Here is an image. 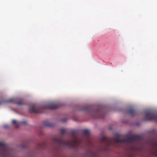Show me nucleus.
<instances>
[{
  "label": "nucleus",
  "instance_id": "nucleus-2",
  "mask_svg": "<svg viewBox=\"0 0 157 157\" xmlns=\"http://www.w3.org/2000/svg\"><path fill=\"white\" fill-rule=\"evenodd\" d=\"M100 142L105 145V147H101L97 151H89L88 155L89 157H100L99 152L109 150L108 147L112 144L111 139L105 136H103L101 138Z\"/></svg>",
  "mask_w": 157,
  "mask_h": 157
},
{
  "label": "nucleus",
  "instance_id": "nucleus-20",
  "mask_svg": "<svg viewBox=\"0 0 157 157\" xmlns=\"http://www.w3.org/2000/svg\"><path fill=\"white\" fill-rule=\"evenodd\" d=\"M1 103V102H0V104Z\"/></svg>",
  "mask_w": 157,
  "mask_h": 157
},
{
  "label": "nucleus",
  "instance_id": "nucleus-6",
  "mask_svg": "<svg viewBox=\"0 0 157 157\" xmlns=\"http://www.w3.org/2000/svg\"><path fill=\"white\" fill-rule=\"evenodd\" d=\"M59 107V105L58 103L50 102L46 104L44 108L49 109H57Z\"/></svg>",
  "mask_w": 157,
  "mask_h": 157
},
{
  "label": "nucleus",
  "instance_id": "nucleus-11",
  "mask_svg": "<svg viewBox=\"0 0 157 157\" xmlns=\"http://www.w3.org/2000/svg\"><path fill=\"white\" fill-rule=\"evenodd\" d=\"M83 135L88 136L89 133V131L88 129H84L82 130Z\"/></svg>",
  "mask_w": 157,
  "mask_h": 157
},
{
  "label": "nucleus",
  "instance_id": "nucleus-15",
  "mask_svg": "<svg viewBox=\"0 0 157 157\" xmlns=\"http://www.w3.org/2000/svg\"><path fill=\"white\" fill-rule=\"evenodd\" d=\"M61 121L63 123H64V122H66L67 121V119L65 118H63V119H62L61 120Z\"/></svg>",
  "mask_w": 157,
  "mask_h": 157
},
{
  "label": "nucleus",
  "instance_id": "nucleus-16",
  "mask_svg": "<svg viewBox=\"0 0 157 157\" xmlns=\"http://www.w3.org/2000/svg\"><path fill=\"white\" fill-rule=\"evenodd\" d=\"M154 155L157 157V150L154 152Z\"/></svg>",
  "mask_w": 157,
  "mask_h": 157
},
{
  "label": "nucleus",
  "instance_id": "nucleus-19",
  "mask_svg": "<svg viewBox=\"0 0 157 157\" xmlns=\"http://www.w3.org/2000/svg\"><path fill=\"white\" fill-rule=\"evenodd\" d=\"M45 146H44V147H46V144H45Z\"/></svg>",
  "mask_w": 157,
  "mask_h": 157
},
{
  "label": "nucleus",
  "instance_id": "nucleus-9",
  "mask_svg": "<svg viewBox=\"0 0 157 157\" xmlns=\"http://www.w3.org/2000/svg\"><path fill=\"white\" fill-rule=\"evenodd\" d=\"M43 125L45 127H51L54 126V124L48 121H46L44 122Z\"/></svg>",
  "mask_w": 157,
  "mask_h": 157
},
{
  "label": "nucleus",
  "instance_id": "nucleus-18",
  "mask_svg": "<svg viewBox=\"0 0 157 157\" xmlns=\"http://www.w3.org/2000/svg\"><path fill=\"white\" fill-rule=\"evenodd\" d=\"M127 157H132L131 155H128Z\"/></svg>",
  "mask_w": 157,
  "mask_h": 157
},
{
  "label": "nucleus",
  "instance_id": "nucleus-8",
  "mask_svg": "<svg viewBox=\"0 0 157 157\" xmlns=\"http://www.w3.org/2000/svg\"><path fill=\"white\" fill-rule=\"evenodd\" d=\"M93 112H94L97 115L94 117L95 118H101L103 117L102 116L99 115L102 113V111L101 110L100 108L98 109V110H95Z\"/></svg>",
  "mask_w": 157,
  "mask_h": 157
},
{
  "label": "nucleus",
  "instance_id": "nucleus-4",
  "mask_svg": "<svg viewBox=\"0 0 157 157\" xmlns=\"http://www.w3.org/2000/svg\"><path fill=\"white\" fill-rule=\"evenodd\" d=\"M0 156L1 157H13L7 145L1 142H0Z\"/></svg>",
  "mask_w": 157,
  "mask_h": 157
},
{
  "label": "nucleus",
  "instance_id": "nucleus-3",
  "mask_svg": "<svg viewBox=\"0 0 157 157\" xmlns=\"http://www.w3.org/2000/svg\"><path fill=\"white\" fill-rule=\"evenodd\" d=\"M120 135L117 133L114 138L113 140L116 142L122 143L126 142H132L135 141H138L140 140L141 136L140 135H133L127 137L125 139H120Z\"/></svg>",
  "mask_w": 157,
  "mask_h": 157
},
{
  "label": "nucleus",
  "instance_id": "nucleus-14",
  "mask_svg": "<svg viewBox=\"0 0 157 157\" xmlns=\"http://www.w3.org/2000/svg\"><path fill=\"white\" fill-rule=\"evenodd\" d=\"M16 104L19 105H23V100L22 99L20 100L18 102L16 103Z\"/></svg>",
  "mask_w": 157,
  "mask_h": 157
},
{
  "label": "nucleus",
  "instance_id": "nucleus-5",
  "mask_svg": "<svg viewBox=\"0 0 157 157\" xmlns=\"http://www.w3.org/2000/svg\"><path fill=\"white\" fill-rule=\"evenodd\" d=\"M146 120H154L157 121V113L151 110H147L144 112Z\"/></svg>",
  "mask_w": 157,
  "mask_h": 157
},
{
  "label": "nucleus",
  "instance_id": "nucleus-21",
  "mask_svg": "<svg viewBox=\"0 0 157 157\" xmlns=\"http://www.w3.org/2000/svg\"><path fill=\"white\" fill-rule=\"evenodd\" d=\"M156 145H157V144H156Z\"/></svg>",
  "mask_w": 157,
  "mask_h": 157
},
{
  "label": "nucleus",
  "instance_id": "nucleus-12",
  "mask_svg": "<svg viewBox=\"0 0 157 157\" xmlns=\"http://www.w3.org/2000/svg\"><path fill=\"white\" fill-rule=\"evenodd\" d=\"M12 123L14 124L16 128H17L19 127V124L17 122L16 120H13Z\"/></svg>",
  "mask_w": 157,
  "mask_h": 157
},
{
  "label": "nucleus",
  "instance_id": "nucleus-13",
  "mask_svg": "<svg viewBox=\"0 0 157 157\" xmlns=\"http://www.w3.org/2000/svg\"><path fill=\"white\" fill-rule=\"evenodd\" d=\"M90 106H86L84 107L83 109V110L84 111H89L90 110Z\"/></svg>",
  "mask_w": 157,
  "mask_h": 157
},
{
  "label": "nucleus",
  "instance_id": "nucleus-17",
  "mask_svg": "<svg viewBox=\"0 0 157 157\" xmlns=\"http://www.w3.org/2000/svg\"><path fill=\"white\" fill-rule=\"evenodd\" d=\"M26 123H27V122L25 121H24L21 122V124H25Z\"/></svg>",
  "mask_w": 157,
  "mask_h": 157
},
{
  "label": "nucleus",
  "instance_id": "nucleus-10",
  "mask_svg": "<svg viewBox=\"0 0 157 157\" xmlns=\"http://www.w3.org/2000/svg\"><path fill=\"white\" fill-rule=\"evenodd\" d=\"M129 114L132 117L135 115L136 112L135 110L132 109H131L128 110Z\"/></svg>",
  "mask_w": 157,
  "mask_h": 157
},
{
  "label": "nucleus",
  "instance_id": "nucleus-7",
  "mask_svg": "<svg viewBox=\"0 0 157 157\" xmlns=\"http://www.w3.org/2000/svg\"><path fill=\"white\" fill-rule=\"evenodd\" d=\"M29 111L30 112L35 113H39L40 112V110L37 108L35 105L31 107Z\"/></svg>",
  "mask_w": 157,
  "mask_h": 157
},
{
  "label": "nucleus",
  "instance_id": "nucleus-1",
  "mask_svg": "<svg viewBox=\"0 0 157 157\" xmlns=\"http://www.w3.org/2000/svg\"><path fill=\"white\" fill-rule=\"evenodd\" d=\"M62 136H56L53 138V141L55 144V146H53V147L56 150H59L60 148L65 146L70 147L76 148L79 147L80 143L77 137V132L75 131H72L71 133V137L74 139L71 141L66 142L65 141L63 138V135L66 132L65 129H62L60 130Z\"/></svg>",
  "mask_w": 157,
  "mask_h": 157
}]
</instances>
